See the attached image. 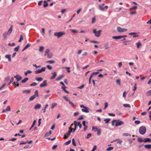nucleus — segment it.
Masks as SVG:
<instances>
[{
	"mask_svg": "<svg viewBox=\"0 0 151 151\" xmlns=\"http://www.w3.org/2000/svg\"><path fill=\"white\" fill-rule=\"evenodd\" d=\"M115 123H116V124H115V126L116 127H117L119 126H120L124 124V122L122 121H120L119 120H113L112 122V126H114Z\"/></svg>",
	"mask_w": 151,
	"mask_h": 151,
	"instance_id": "1",
	"label": "nucleus"
},
{
	"mask_svg": "<svg viewBox=\"0 0 151 151\" xmlns=\"http://www.w3.org/2000/svg\"><path fill=\"white\" fill-rule=\"evenodd\" d=\"M139 133L142 134H145L146 131V129L145 127L143 126H141L140 127L139 129Z\"/></svg>",
	"mask_w": 151,
	"mask_h": 151,
	"instance_id": "2",
	"label": "nucleus"
},
{
	"mask_svg": "<svg viewBox=\"0 0 151 151\" xmlns=\"http://www.w3.org/2000/svg\"><path fill=\"white\" fill-rule=\"evenodd\" d=\"M102 32L101 30H100L98 31H97L96 29H94L93 30V32L95 34V36L99 37L101 35V33Z\"/></svg>",
	"mask_w": 151,
	"mask_h": 151,
	"instance_id": "3",
	"label": "nucleus"
},
{
	"mask_svg": "<svg viewBox=\"0 0 151 151\" xmlns=\"http://www.w3.org/2000/svg\"><path fill=\"white\" fill-rule=\"evenodd\" d=\"M80 107L81 108H83L81 109L82 111L83 112H85L86 113H88L89 112L88 111V108L86 106H84L83 105H81L80 106Z\"/></svg>",
	"mask_w": 151,
	"mask_h": 151,
	"instance_id": "4",
	"label": "nucleus"
},
{
	"mask_svg": "<svg viewBox=\"0 0 151 151\" xmlns=\"http://www.w3.org/2000/svg\"><path fill=\"white\" fill-rule=\"evenodd\" d=\"M65 33L64 32H56L54 33V35L55 36H57L58 38H59L63 35H65Z\"/></svg>",
	"mask_w": 151,
	"mask_h": 151,
	"instance_id": "5",
	"label": "nucleus"
},
{
	"mask_svg": "<svg viewBox=\"0 0 151 151\" xmlns=\"http://www.w3.org/2000/svg\"><path fill=\"white\" fill-rule=\"evenodd\" d=\"M104 3L100 5L99 6V9L102 11H104L105 9H107L108 8V6H106L104 7Z\"/></svg>",
	"mask_w": 151,
	"mask_h": 151,
	"instance_id": "6",
	"label": "nucleus"
},
{
	"mask_svg": "<svg viewBox=\"0 0 151 151\" xmlns=\"http://www.w3.org/2000/svg\"><path fill=\"white\" fill-rule=\"evenodd\" d=\"M117 30L118 32H124L127 31V29L126 28H122L120 27H117Z\"/></svg>",
	"mask_w": 151,
	"mask_h": 151,
	"instance_id": "7",
	"label": "nucleus"
},
{
	"mask_svg": "<svg viewBox=\"0 0 151 151\" xmlns=\"http://www.w3.org/2000/svg\"><path fill=\"white\" fill-rule=\"evenodd\" d=\"M46 69V68L45 67H43L42 68L40 69H38L35 71V73L36 74H37L39 73H41L43 71H45V70Z\"/></svg>",
	"mask_w": 151,
	"mask_h": 151,
	"instance_id": "8",
	"label": "nucleus"
},
{
	"mask_svg": "<svg viewBox=\"0 0 151 151\" xmlns=\"http://www.w3.org/2000/svg\"><path fill=\"white\" fill-rule=\"evenodd\" d=\"M72 131V129H69V131L67 132V133L64 135V138L65 139L68 138Z\"/></svg>",
	"mask_w": 151,
	"mask_h": 151,
	"instance_id": "9",
	"label": "nucleus"
},
{
	"mask_svg": "<svg viewBox=\"0 0 151 151\" xmlns=\"http://www.w3.org/2000/svg\"><path fill=\"white\" fill-rule=\"evenodd\" d=\"M47 85V81L46 80H45L42 83L40 84V87H43L46 86Z\"/></svg>",
	"mask_w": 151,
	"mask_h": 151,
	"instance_id": "10",
	"label": "nucleus"
},
{
	"mask_svg": "<svg viewBox=\"0 0 151 151\" xmlns=\"http://www.w3.org/2000/svg\"><path fill=\"white\" fill-rule=\"evenodd\" d=\"M14 77L16 78L18 81H20L22 79L21 76L18 75H17L14 76Z\"/></svg>",
	"mask_w": 151,
	"mask_h": 151,
	"instance_id": "11",
	"label": "nucleus"
},
{
	"mask_svg": "<svg viewBox=\"0 0 151 151\" xmlns=\"http://www.w3.org/2000/svg\"><path fill=\"white\" fill-rule=\"evenodd\" d=\"M129 35H133V37L135 38L136 37H138V35H137V33L136 32H131L129 34Z\"/></svg>",
	"mask_w": 151,
	"mask_h": 151,
	"instance_id": "12",
	"label": "nucleus"
},
{
	"mask_svg": "<svg viewBox=\"0 0 151 151\" xmlns=\"http://www.w3.org/2000/svg\"><path fill=\"white\" fill-rule=\"evenodd\" d=\"M52 73L53 75V76L50 78V79H53L55 78L57 74L56 72H55L53 73Z\"/></svg>",
	"mask_w": 151,
	"mask_h": 151,
	"instance_id": "13",
	"label": "nucleus"
},
{
	"mask_svg": "<svg viewBox=\"0 0 151 151\" xmlns=\"http://www.w3.org/2000/svg\"><path fill=\"white\" fill-rule=\"evenodd\" d=\"M41 105L40 104H36L34 107L35 109H39L41 107Z\"/></svg>",
	"mask_w": 151,
	"mask_h": 151,
	"instance_id": "14",
	"label": "nucleus"
},
{
	"mask_svg": "<svg viewBox=\"0 0 151 151\" xmlns=\"http://www.w3.org/2000/svg\"><path fill=\"white\" fill-rule=\"evenodd\" d=\"M143 142H151V139L149 138H145L143 139Z\"/></svg>",
	"mask_w": 151,
	"mask_h": 151,
	"instance_id": "15",
	"label": "nucleus"
},
{
	"mask_svg": "<svg viewBox=\"0 0 151 151\" xmlns=\"http://www.w3.org/2000/svg\"><path fill=\"white\" fill-rule=\"evenodd\" d=\"M12 26H11L10 27V28L9 29V30H8L7 32L8 34V35H9L11 34V33L12 32Z\"/></svg>",
	"mask_w": 151,
	"mask_h": 151,
	"instance_id": "16",
	"label": "nucleus"
},
{
	"mask_svg": "<svg viewBox=\"0 0 151 151\" xmlns=\"http://www.w3.org/2000/svg\"><path fill=\"white\" fill-rule=\"evenodd\" d=\"M122 36H114L112 37L113 39H119L122 38Z\"/></svg>",
	"mask_w": 151,
	"mask_h": 151,
	"instance_id": "17",
	"label": "nucleus"
},
{
	"mask_svg": "<svg viewBox=\"0 0 151 151\" xmlns=\"http://www.w3.org/2000/svg\"><path fill=\"white\" fill-rule=\"evenodd\" d=\"M10 57L11 55H6L5 56V58L7 59H8L9 61H11Z\"/></svg>",
	"mask_w": 151,
	"mask_h": 151,
	"instance_id": "18",
	"label": "nucleus"
},
{
	"mask_svg": "<svg viewBox=\"0 0 151 151\" xmlns=\"http://www.w3.org/2000/svg\"><path fill=\"white\" fill-rule=\"evenodd\" d=\"M52 133V131L51 130H50L49 132H46L45 135L44 137H48L49 135H50Z\"/></svg>",
	"mask_w": 151,
	"mask_h": 151,
	"instance_id": "19",
	"label": "nucleus"
},
{
	"mask_svg": "<svg viewBox=\"0 0 151 151\" xmlns=\"http://www.w3.org/2000/svg\"><path fill=\"white\" fill-rule=\"evenodd\" d=\"M144 147L145 148L147 149H151V145L149 144L145 145L144 146Z\"/></svg>",
	"mask_w": 151,
	"mask_h": 151,
	"instance_id": "20",
	"label": "nucleus"
},
{
	"mask_svg": "<svg viewBox=\"0 0 151 151\" xmlns=\"http://www.w3.org/2000/svg\"><path fill=\"white\" fill-rule=\"evenodd\" d=\"M74 124L75 125V128L74 129H73V132H74L76 129V127L77 126V122L76 121H75L74 122Z\"/></svg>",
	"mask_w": 151,
	"mask_h": 151,
	"instance_id": "21",
	"label": "nucleus"
},
{
	"mask_svg": "<svg viewBox=\"0 0 151 151\" xmlns=\"http://www.w3.org/2000/svg\"><path fill=\"white\" fill-rule=\"evenodd\" d=\"M66 87L65 86H63L61 88L63 89L64 91L67 93H69V92L65 89Z\"/></svg>",
	"mask_w": 151,
	"mask_h": 151,
	"instance_id": "22",
	"label": "nucleus"
},
{
	"mask_svg": "<svg viewBox=\"0 0 151 151\" xmlns=\"http://www.w3.org/2000/svg\"><path fill=\"white\" fill-rule=\"evenodd\" d=\"M30 46V44L29 43H28L25 47H24V48L22 50V51H23L25 49H27V48L29 47Z\"/></svg>",
	"mask_w": 151,
	"mask_h": 151,
	"instance_id": "23",
	"label": "nucleus"
},
{
	"mask_svg": "<svg viewBox=\"0 0 151 151\" xmlns=\"http://www.w3.org/2000/svg\"><path fill=\"white\" fill-rule=\"evenodd\" d=\"M63 77H64V76L63 75H61L60 76H59L58 77L56 78V80L57 81L60 80L62 79Z\"/></svg>",
	"mask_w": 151,
	"mask_h": 151,
	"instance_id": "24",
	"label": "nucleus"
},
{
	"mask_svg": "<svg viewBox=\"0 0 151 151\" xmlns=\"http://www.w3.org/2000/svg\"><path fill=\"white\" fill-rule=\"evenodd\" d=\"M35 80L38 81H42L43 78H42L40 77H37L36 78Z\"/></svg>",
	"mask_w": 151,
	"mask_h": 151,
	"instance_id": "25",
	"label": "nucleus"
},
{
	"mask_svg": "<svg viewBox=\"0 0 151 151\" xmlns=\"http://www.w3.org/2000/svg\"><path fill=\"white\" fill-rule=\"evenodd\" d=\"M122 135L124 136H131V134L128 133H123L122 134Z\"/></svg>",
	"mask_w": 151,
	"mask_h": 151,
	"instance_id": "26",
	"label": "nucleus"
},
{
	"mask_svg": "<svg viewBox=\"0 0 151 151\" xmlns=\"http://www.w3.org/2000/svg\"><path fill=\"white\" fill-rule=\"evenodd\" d=\"M28 79H29L27 77L25 78L21 81V82L22 83H24L26 82L27 81Z\"/></svg>",
	"mask_w": 151,
	"mask_h": 151,
	"instance_id": "27",
	"label": "nucleus"
},
{
	"mask_svg": "<svg viewBox=\"0 0 151 151\" xmlns=\"http://www.w3.org/2000/svg\"><path fill=\"white\" fill-rule=\"evenodd\" d=\"M96 131H97V134L98 135H100L101 134V131L100 129H98L97 128H95Z\"/></svg>",
	"mask_w": 151,
	"mask_h": 151,
	"instance_id": "28",
	"label": "nucleus"
},
{
	"mask_svg": "<svg viewBox=\"0 0 151 151\" xmlns=\"http://www.w3.org/2000/svg\"><path fill=\"white\" fill-rule=\"evenodd\" d=\"M50 52V50L49 49H46V51L45 52V55L44 56H45L47 55L48 54H49V53Z\"/></svg>",
	"mask_w": 151,
	"mask_h": 151,
	"instance_id": "29",
	"label": "nucleus"
},
{
	"mask_svg": "<svg viewBox=\"0 0 151 151\" xmlns=\"http://www.w3.org/2000/svg\"><path fill=\"white\" fill-rule=\"evenodd\" d=\"M36 97V96L35 95H33L31 96L29 99V100L30 101H31L34 99Z\"/></svg>",
	"mask_w": 151,
	"mask_h": 151,
	"instance_id": "30",
	"label": "nucleus"
},
{
	"mask_svg": "<svg viewBox=\"0 0 151 151\" xmlns=\"http://www.w3.org/2000/svg\"><path fill=\"white\" fill-rule=\"evenodd\" d=\"M46 63H49L50 64L54 63H55V61L53 60H50L49 61H47L46 62Z\"/></svg>",
	"mask_w": 151,
	"mask_h": 151,
	"instance_id": "31",
	"label": "nucleus"
},
{
	"mask_svg": "<svg viewBox=\"0 0 151 151\" xmlns=\"http://www.w3.org/2000/svg\"><path fill=\"white\" fill-rule=\"evenodd\" d=\"M8 33L6 32L3 33V37H4V39H6V38L7 37V36H8Z\"/></svg>",
	"mask_w": 151,
	"mask_h": 151,
	"instance_id": "32",
	"label": "nucleus"
},
{
	"mask_svg": "<svg viewBox=\"0 0 151 151\" xmlns=\"http://www.w3.org/2000/svg\"><path fill=\"white\" fill-rule=\"evenodd\" d=\"M44 47L43 46H41L40 47L39 51L40 52H42L44 49Z\"/></svg>",
	"mask_w": 151,
	"mask_h": 151,
	"instance_id": "33",
	"label": "nucleus"
},
{
	"mask_svg": "<svg viewBox=\"0 0 151 151\" xmlns=\"http://www.w3.org/2000/svg\"><path fill=\"white\" fill-rule=\"evenodd\" d=\"M52 56L53 54L52 53H50L47 55V57L49 58H52Z\"/></svg>",
	"mask_w": 151,
	"mask_h": 151,
	"instance_id": "34",
	"label": "nucleus"
},
{
	"mask_svg": "<svg viewBox=\"0 0 151 151\" xmlns=\"http://www.w3.org/2000/svg\"><path fill=\"white\" fill-rule=\"evenodd\" d=\"M136 44L137 46V47L138 48H139V47L142 46V44L139 42L137 43Z\"/></svg>",
	"mask_w": 151,
	"mask_h": 151,
	"instance_id": "35",
	"label": "nucleus"
},
{
	"mask_svg": "<svg viewBox=\"0 0 151 151\" xmlns=\"http://www.w3.org/2000/svg\"><path fill=\"white\" fill-rule=\"evenodd\" d=\"M123 106L125 107H129V108H130L131 106L130 105V104H124L123 105Z\"/></svg>",
	"mask_w": 151,
	"mask_h": 151,
	"instance_id": "36",
	"label": "nucleus"
},
{
	"mask_svg": "<svg viewBox=\"0 0 151 151\" xmlns=\"http://www.w3.org/2000/svg\"><path fill=\"white\" fill-rule=\"evenodd\" d=\"M14 78L13 77H12L11 78L9 83H8V85L9 86L14 81Z\"/></svg>",
	"mask_w": 151,
	"mask_h": 151,
	"instance_id": "37",
	"label": "nucleus"
},
{
	"mask_svg": "<svg viewBox=\"0 0 151 151\" xmlns=\"http://www.w3.org/2000/svg\"><path fill=\"white\" fill-rule=\"evenodd\" d=\"M146 95L148 96H150L151 95V90L148 91L146 93Z\"/></svg>",
	"mask_w": 151,
	"mask_h": 151,
	"instance_id": "38",
	"label": "nucleus"
},
{
	"mask_svg": "<svg viewBox=\"0 0 151 151\" xmlns=\"http://www.w3.org/2000/svg\"><path fill=\"white\" fill-rule=\"evenodd\" d=\"M110 121V119H106L104 120V121L105 122V123L107 124Z\"/></svg>",
	"mask_w": 151,
	"mask_h": 151,
	"instance_id": "39",
	"label": "nucleus"
},
{
	"mask_svg": "<svg viewBox=\"0 0 151 151\" xmlns=\"http://www.w3.org/2000/svg\"><path fill=\"white\" fill-rule=\"evenodd\" d=\"M68 102H69V104L70 105L72 106L74 108H75L74 104L72 102L70 101Z\"/></svg>",
	"mask_w": 151,
	"mask_h": 151,
	"instance_id": "40",
	"label": "nucleus"
},
{
	"mask_svg": "<svg viewBox=\"0 0 151 151\" xmlns=\"http://www.w3.org/2000/svg\"><path fill=\"white\" fill-rule=\"evenodd\" d=\"M114 149V148L113 147H109V148H108L106 150L107 151H110L111 150H113Z\"/></svg>",
	"mask_w": 151,
	"mask_h": 151,
	"instance_id": "41",
	"label": "nucleus"
},
{
	"mask_svg": "<svg viewBox=\"0 0 151 151\" xmlns=\"http://www.w3.org/2000/svg\"><path fill=\"white\" fill-rule=\"evenodd\" d=\"M72 143L73 145L74 146H76V144L75 141V139L74 138L72 139Z\"/></svg>",
	"mask_w": 151,
	"mask_h": 151,
	"instance_id": "42",
	"label": "nucleus"
},
{
	"mask_svg": "<svg viewBox=\"0 0 151 151\" xmlns=\"http://www.w3.org/2000/svg\"><path fill=\"white\" fill-rule=\"evenodd\" d=\"M57 105V104L56 103L53 104L51 107V109H53Z\"/></svg>",
	"mask_w": 151,
	"mask_h": 151,
	"instance_id": "43",
	"label": "nucleus"
},
{
	"mask_svg": "<svg viewBox=\"0 0 151 151\" xmlns=\"http://www.w3.org/2000/svg\"><path fill=\"white\" fill-rule=\"evenodd\" d=\"M137 88V84L135 83V84L134 86V89H133V90L134 91V92H133V94H134V91H136V90Z\"/></svg>",
	"mask_w": 151,
	"mask_h": 151,
	"instance_id": "44",
	"label": "nucleus"
},
{
	"mask_svg": "<svg viewBox=\"0 0 151 151\" xmlns=\"http://www.w3.org/2000/svg\"><path fill=\"white\" fill-rule=\"evenodd\" d=\"M19 46H17L14 48V50L15 51L17 52L19 50Z\"/></svg>",
	"mask_w": 151,
	"mask_h": 151,
	"instance_id": "45",
	"label": "nucleus"
},
{
	"mask_svg": "<svg viewBox=\"0 0 151 151\" xmlns=\"http://www.w3.org/2000/svg\"><path fill=\"white\" fill-rule=\"evenodd\" d=\"M6 111H11L10 108L9 106H8L6 109Z\"/></svg>",
	"mask_w": 151,
	"mask_h": 151,
	"instance_id": "46",
	"label": "nucleus"
},
{
	"mask_svg": "<svg viewBox=\"0 0 151 151\" xmlns=\"http://www.w3.org/2000/svg\"><path fill=\"white\" fill-rule=\"evenodd\" d=\"M104 109H106L108 107V103L107 102H105V103L104 104Z\"/></svg>",
	"mask_w": 151,
	"mask_h": 151,
	"instance_id": "47",
	"label": "nucleus"
},
{
	"mask_svg": "<svg viewBox=\"0 0 151 151\" xmlns=\"http://www.w3.org/2000/svg\"><path fill=\"white\" fill-rule=\"evenodd\" d=\"M63 98L66 101L69 102L70 101L69 99L65 96H63Z\"/></svg>",
	"mask_w": 151,
	"mask_h": 151,
	"instance_id": "48",
	"label": "nucleus"
},
{
	"mask_svg": "<svg viewBox=\"0 0 151 151\" xmlns=\"http://www.w3.org/2000/svg\"><path fill=\"white\" fill-rule=\"evenodd\" d=\"M71 141V140H69L68 141L65 142L64 144L65 145H68L70 143Z\"/></svg>",
	"mask_w": 151,
	"mask_h": 151,
	"instance_id": "49",
	"label": "nucleus"
},
{
	"mask_svg": "<svg viewBox=\"0 0 151 151\" xmlns=\"http://www.w3.org/2000/svg\"><path fill=\"white\" fill-rule=\"evenodd\" d=\"M9 79V77H7L6 78H5L4 81L5 82H8Z\"/></svg>",
	"mask_w": 151,
	"mask_h": 151,
	"instance_id": "50",
	"label": "nucleus"
},
{
	"mask_svg": "<svg viewBox=\"0 0 151 151\" xmlns=\"http://www.w3.org/2000/svg\"><path fill=\"white\" fill-rule=\"evenodd\" d=\"M36 122V120H35L33 122V123L31 126V128H33L34 126H35V123Z\"/></svg>",
	"mask_w": 151,
	"mask_h": 151,
	"instance_id": "51",
	"label": "nucleus"
},
{
	"mask_svg": "<svg viewBox=\"0 0 151 151\" xmlns=\"http://www.w3.org/2000/svg\"><path fill=\"white\" fill-rule=\"evenodd\" d=\"M35 94L34 95H35L36 96H38V92L37 90L35 91Z\"/></svg>",
	"mask_w": 151,
	"mask_h": 151,
	"instance_id": "52",
	"label": "nucleus"
},
{
	"mask_svg": "<svg viewBox=\"0 0 151 151\" xmlns=\"http://www.w3.org/2000/svg\"><path fill=\"white\" fill-rule=\"evenodd\" d=\"M77 123L78 124V126L80 128H81L82 127V125L80 122H77Z\"/></svg>",
	"mask_w": 151,
	"mask_h": 151,
	"instance_id": "53",
	"label": "nucleus"
},
{
	"mask_svg": "<svg viewBox=\"0 0 151 151\" xmlns=\"http://www.w3.org/2000/svg\"><path fill=\"white\" fill-rule=\"evenodd\" d=\"M37 85V83H36L34 82L32 83V84L30 85V86H36Z\"/></svg>",
	"mask_w": 151,
	"mask_h": 151,
	"instance_id": "54",
	"label": "nucleus"
},
{
	"mask_svg": "<svg viewBox=\"0 0 151 151\" xmlns=\"http://www.w3.org/2000/svg\"><path fill=\"white\" fill-rule=\"evenodd\" d=\"M116 140H117L118 143L119 144H121V143L122 142V141L119 139H118Z\"/></svg>",
	"mask_w": 151,
	"mask_h": 151,
	"instance_id": "55",
	"label": "nucleus"
},
{
	"mask_svg": "<svg viewBox=\"0 0 151 151\" xmlns=\"http://www.w3.org/2000/svg\"><path fill=\"white\" fill-rule=\"evenodd\" d=\"M116 82L118 84L120 85L121 83L120 82V80L119 79L117 80L116 81Z\"/></svg>",
	"mask_w": 151,
	"mask_h": 151,
	"instance_id": "56",
	"label": "nucleus"
},
{
	"mask_svg": "<svg viewBox=\"0 0 151 151\" xmlns=\"http://www.w3.org/2000/svg\"><path fill=\"white\" fill-rule=\"evenodd\" d=\"M47 68L51 70L52 68V67L50 65H47Z\"/></svg>",
	"mask_w": 151,
	"mask_h": 151,
	"instance_id": "57",
	"label": "nucleus"
},
{
	"mask_svg": "<svg viewBox=\"0 0 151 151\" xmlns=\"http://www.w3.org/2000/svg\"><path fill=\"white\" fill-rule=\"evenodd\" d=\"M84 86H84V84H83L80 86H79V87H78V88H79L80 89H82L84 87Z\"/></svg>",
	"mask_w": 151,
	"mask_h": 151,
	"instance_id": "58",
	"label": "nucleus"
},
{
	"mask_svg": "<svg viewBox=\"0 0 151 151\" xmlns=\"http://www.w3.org/2000/svg\"><path fill=\"white\" fill-rule=\"evenodd\" d=\"M108 115L110 116H114L115 115V114H114L113 113H109L108 114Z\"/></svg>",
	"mask_w": 151,
	"mask_h": 151,
	"instance_id": "59",
	"label": "nucleus"
},
{
	"mask_svg": "<svg viewBox=\"0 0 151 151\" xmlns=\"http://www.w3.org/2000/svg\"><path fill=\"white\" fill-rule=\"evenodd\" d=\"M140 121H138V120H136L134 122V123L137 124H140Z\"/></svg>",
	"mask_w": 151,
	"mask_h": 151,
	"instance_id": "60",
	"label": "nucleus"
},
{
	"mask_svg": "<svg viewBox=\"0 0 151 151\" xmlns=\"http://www.w3.org/2000/svg\"><path fill=\"white\" fill-rule=\"evenodd\" d=\"M96 21V19L95 17L93 18L92 19V22L93 23H94Z\"/></svg>",
	"mask_w": 151,
	"mask_h": 151,
	"instance_id": "61",
	"label": "nucleus"
},
{
	"mask_svg": "<svg viewBox=\"0 0 151 151\" xmlns=\"http://www.w3.org/2000/svg\"><path fill=\"white\" fill-rule=\"evenodd\" d=\"M138 141L139 142H143V140L142 138H140L138 139Z\"/></svg>",
	"mask_w": 151,
	"mask_h": 151,
	"instance_id": "62",
	"label": "nucleus"
},
{
	"mask_svg": "<svg viewBox=\"0 0 151 151\" xmlns=\"http://www.w3.org/2000/svg\"><path fill=\"white\" fill-rule=\"evenodd\" d=\"M127 94V93L126 91H124L123 93V96L125 98L126 97V95Z\"/></svg>",
	"mask_w": 151,
	"mask_h": 151,
	"instance_id": "63",
	"label": "nucleus"
},
{
	"mask_svg": "<svg viewBox=\"0 0 151 151\" xmlns=\"http://www.w3.org/2000/svg\"><path fill=\"white\" fill-rule=\"evenodd\" d=\"M97 148V147L96 145H95L93 147V149H92V150L91 151H94Z\"/></svg>",
	"mask_w": 151,
	"mask_h": 151,
	"instance_id": "64",
	"label": "nucleus"
}]
</instances>
